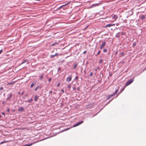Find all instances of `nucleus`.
<instances>
[{"mask_svg":"<svg viewBox=\"0 0 146 146\" xmlns=\"http://www.w3.org/2000/svg\"><path fill=\"white\" fill-rule=\"evenodd\" d=\"M134 80V79L133 78H132L128 81L125 84V86H126L130 84Z\"/></svg>","mask_w":146,"mask_h":146,"instance_id":"nucleus-1","label":"nucleus"},{"mask_svg":"<svg viewBox=\"0 0 146 146\" xmlns=\"http://www.w3.org/2000/svg\"><path fill=\"white\" fill-rule=\"evenodd\" d=\"M117 17L116 15H113L112 17V18L113 19V20L112 21H111V22H113L115 21L117 19Z\"/></svg>","mask_w":146,"mask_h":146,"instance_id":"nucleus-2","label":"nucleus"},{"mask_svg":"<svg viewBox=\"0 0 146 146\" xmlns=\"http://www.w3.org/2000/svg\"><path fill=\"white\" fill-rule=\"evenodd\" d=\"M72 78V75H70V76L66 78V81L67 82H70V81L71 80Z\"/></svg>","mask_w":146,"mask_h":146,"instance_id":"nucleus-3","label":"nucleus"},{"mask_svg":"<svg viewBox=\"0 0 146 146\" xmlns=\"http://www.w3.org/2000/svg\"><path fill=\"white\" fill-rule=\"evenodd\" d=\"M119 88H118L116 90V91H115V92L113 94H111V95H110L109 96H108V99H109L110 98H111L114 95H115L117 92L118 91V89H119Z\"/></svg>","mask_w":146,"mask_h":146,"instance_id":"nucleus-4","label":"nucleus"},{"mask_svg":"<svg viewBox=\"0 0 146 146\" xmlns=\"http://www.w3.org/2000/svg\"><path fill=\"white\" fill-rule=\"evenodd\" d=\"M83 122H84V121H80V122H78V123H76V124L74 125V127H76L80 125L82 123H83Z\"/></svg>","mask_w":146,"mask_h":146,"instance_id":"nucleus-5","label":"nucleus"},{"mask_svg":"<svg viewBox=\"0 0 146 146\" xmlns=\"http://www.w3.org/2000/svg\"><path fill=\"white\" fill-rule=\"evenodd\" d=\"M115 25V24H110L107 25L105 26L104 27L105 28H107V27H110L112 26H114Z\"/></svg>","mask_w":146,"mask_h":146,"instance_id":"nucleus-6","label":"nucleus"},{"mask_svg":"<svg viewBox=\"0 0 146 146\" xmlns=\"http://www.w3.org/2000/svg\"><path fill=\"white\" fill-rule=\"evenodd\" d=\"M106 45V42H104L102 44L101 46L100 47V49H102V48L105 45Z\"/></svg>","mask_w":146,"mask_h":146,"instance_id":"nucleus-7","label":"nucleus"},{"mask_svg":"<svg viewBox=\"0 0 146 146\" xmlns=\"http://www.w3.org/2000/svg\"><path fill=\"white\" fill-rule=\"evenodd\" d=\"M69 4V3H67L66 4H65L63 5H62V6H61L60 7H59L58 8V9H61V8H62L65 6H66V5H68V4Z\"/></svg>","mask_w":146,"mask_h":146,"instance_id":"nucleus-8","label":"nucleus"},{"mask_svg":"<svg viewBox=\"0 0 146 146\" xmlns=\"http://www.w3.org/2000/svg\"><path fill=\"white\" fill-rule=\"evenodd\" d=\"M24 110V108L23 107H19V108L18 110V111H22L23 110Z\"/></svg>","mask_w":146,"mask_h":146,"instance_id":"nucleus-9","label":"nucleus"},{"mask_svg":"<svg viewBox=\"0 0 146 146\" xmlns=\"http://www.w3.org/2000/svg\"><path fill=\"white\" fill-rule=\"evenodd\" d=\"M15 81H13L11 83H9L7 84V85H11L15 84Z\"/></svg>","mask_w":146,"mask_h":146,"instance_id":"nucleus-10","label":"nucleus"},{"mask_svg":"<svg viewBox=\"0 0 146 146\" xmlns=\"http://www.w3.org/2000/svg\"><path fill=\"white\" fill-rule=\"evenodd\" d=\"M36 84L35 82H33V83L30 86V87L31 88H32Z\"/></svg>","mask_w":146,"mask_h":146,"instance_id":"nucleus-11","label":"nucleus"},{"mask_svg":"<svg viewBox=\"0 0 146 146\" xmlns=\"http://www.w3.org/2000/svg\"><path fill=\"white\" fill-rule=\"evenodd\" d=\"M38 98V96L36 95L35 97V100L36 101H37Z\"/></svg>","mask_w":146,"mask_h":146,"instance_id":"nucleus-12","label":"nucleus"},{"mask_svg":"<svg viewBox=\"0 0 146 146\" xmlns=\"http://www.w3.org/2000/svg\"><path fill=\"white\" fill-rule=\"evenodd\" d=\"M12 96V94H10L9 95V97H8L7 99V100H9L10 99V98Z\"/></svg>","mask_w":146,"mask_h":146,"instance_id":"nucleus-13","label":"nucleus"},{"mask_svg":"<svg viewBox=\"0 0 146 146\" xmlns=\"http://www.w3.org/2000/svg\"><path fill=\"white\" fill-rule=\"evenodd\" d=\"M141 18L142 20H143L145 18V17L143 15H142L141 17Z\"/></svg>","mask_w":146,"mask_h":146,"instance_id":"nucleus-14","label":"nucleus"},{"mask_svg":"<svg viewBox=\"0 0 146 146\" xmlns=\"http://www.w3.org/2000/svg\"><path fill=\"white\" fill-rule=\"evenodd\" d=\"M43 74H41V76H40V80H42L43 78Z\"/></svg>","mask_w":146,"mask_h":146,"instance_id":"nucleus-15","label":"nucleus"},{"mask_svg":"<svg viewBox=\"0 0 146 146\" xmlns=\"http://www.w3.org/2000/svg\"><path fill=\"white\" fill-rule=\"evenodd\" d=\"M6 142H7V141H3L2 142H1L0 144H3V143H6Z\"/></svg>","mask_w":146,"mask_h":146,"instance_id":"nucleus-16","label":"nucleus"},{"mask_svg":"<svg viewBox=\"0 0 146 146\" xmlns=\"http://www.w3.org/2000/svg\"><path fill=\"white\" fill-rule=\"evenodd\" d=\"M33 101V100L32 98H31L30 99V100H29L28 101V102H31Z\"/></svg>","mask_w":146,"mask_h":146,"instance_id":"nucleus-17","label":"nucleus"},{"mask_svg":"<svg viewBox=\"0 0 146 146\" xmlns=\"http://www.w3.org/2000/svg\"><path fill=\"white\" fill-rule=\"evenodd\" d=\"M55 56L54 55H51L50 56V58H52L54 57Z\"/></svg>","mask_w":146,"mask_h":146,"instance_id":"nucleus-18","label":"nucleus"},{"mask_svg":"<svg viewBox=\"0 0 146 146\" xmlns=\"http://www.w3.org/2000/svg\"><path fill=\"white\" fill-rule=\"evenodd\" d=\"M67 87L69 88H70V89L71 88V85L70 84H69L68 86H67Z\"/></svg>","mask_w":146,"mask_h":146,"instance_id":"nucleus-19","label":"nucleus"},{"mask_svg":"<svg viewBox=\"0 0 146 146\" xmlns=\"http://www.w3.org/2000/svg\"><path fill=\"white\" fill-rule=\"evenodd\" d=\"M101 52L100 51H99L97 53V54L96 55V56H97L98 55L100 54Z\"/></svg>","mask_w":146,"mask_h":146,"instance_id":"nucleus-20","label":"nucleus"},{"mask_svg":"<svg viewBox=\"0 0 146 146\" xmlns=\"http://www.w3.org/2000/svg\"><path fill=\"white\" fill-rule=\"evenodd\" d=\"M107 51V49H105L103 50V52H106Z\"/></svg>","mask_w":146,"mask_h":146,"instance_id":"nucleus-21","label":"nucleus"},{"mask_svg":"<svg viewBox=\"0 0 146 146\" xmlns=\"http://www.w3.org/2000/svg\"><path fill=\"white\" fill-rule=\"evenodd\" d=\"M38 86H37L36 87V88L35 89V91H36L38 89Z\"/></svg>","mask_w":146,"mask_h":146,"instance_id":"nucleus-22","label":"nucleus"},{"mask_svg":"<svg viewBox=\"0 0 146 146\" xmlns=\"http://www.w3.org/2000/svg\"><path fill=\"white\" fill-rule=\"evenodd\" d=\"M103 62V60L102 59H101L99 61V63H101Z\"/></svg>","mask_w":146,"mask_h":146,"instance_id":"nucleus-23","label":"nucleus"},{"mask_svg":"<svg viewBox=\"0 0 146 146\" xmlns=\"http://www.w3.org/2000/svg\"><path fill=\"white\" fill-rule=\"evenodd\" d=\"M93 74V73L92 72H91L90 73V76H92Z\"/></svg>","mask_w":146,"mask_h":146,"instance_id":"nucleus-24","label":"nucleus"},{"mask_svg":"<svg viewBox=\"0 0 146 146\" xmlns=\"http://www.w3.org/2000/svg\"><path fill=\"white\" fill-rule=\"evenodd\" d=\"M136 45V43L135 42H134L133 44V46L134 47Z\"/></svg>","mask_w":146,"mask_h":146,"instance_id":"nucleus-25","label":"nucleus"},{"mask_svg":"<svg viewBox=\"0 0 146 146\" xmlns=\"http://www.w3.org/2000/svg\"><path fill=\"white\" fill-rule=\"evenodd\" d=\"M60 83H58L57 85V86L59 87L60 86Z\"/></svg>","mask_w":146,"mask_h":146,"instance_id":"nucleus-26","label":"nucleus"},{"mask_svg":"<svg viewBox=\"0 0 146 146\" xmlns=\"http://www.w3.org/2000/svg\"><path fill=\"white\" fill-rule=\"evenodd\" d=\"M72 88L74 90H75L76 89V88L75 87H73Z\"/></svg>","mask_w":146,"mask_h":146,"instance_id":"nucleus-27","label":"nucleus"},{"mask_svg":"<svg viewBox=\"0 0 146 146\" xmlns=\"http://www.w3.org/2000/svg\"><path fill=\"white\" fill-rule=\"evenodd\" d=\"M55 56H58V54H57V53H56L55 54H54Z\"/></svg>","mask_w":146,"mask_h":146,"instance_id":"nucleus-28","label":"nucleus"},{"mask_svg":"<svg viewBox=\"0 0 146 146\" xmlns=\"http://www.w3.org/2000/svg\"><path fill=\"white\" fill-rule=\"evenodd\" d=\"M51 80V78H50L48 79V82H50Z\"/></svg>","mask_w":146,"mask_h":146,"instance_id":"nucleus-29","label":"nucleus"},{"mask_svg":"<svg viewBox=\"0 0 146 146\" xmlns=\"http://www.w3.org/2000/svg\"><path fill=\"white\" fill-rule=\"evenodd\" d=\"M3 50L2 49L1 50H0V54L2 53V52H3Z\"/></svg>","mask_w":146,"mask_h":146,"instance_id":"nucleus-30","label":"nucleus"},{"mask_svg":"<svg viewBox=\"0 0 146 146\" xmlns=\"http://www.w3.org/2000/svg\"><path fill=\"white\" fill-rule=\"evenodd\" d=\"M77 66V65L75 64L74 66V68H75Z\"/></svg>","mask_w":146,"mask_h":146,"instance_id":"nucleus-31","label":"nucleus"},{"mask_svg":"<svg viewBox=\"0 0 146 146\" xmlns=\"http://www.w3.org/2000/svg\"><path fill=\"white\" fill-rule=\"evenodd\" d=\"M3 87H1L0 88V90H3Z\"/></svg>","mask_w":146,"mask_h":146,"instance_id":"nucleus-32","label":"nucleus"},{"mask_svg":"<svg viewBox=\"0 0 146 146\" xmlns=\"http://www.w3.org/2000/svg\"><path fill=\"white\" fill-rule=\"evenodd\" d=\"M7 111L8 112H9V111H10V109H9V108L7 110Z\"/></svg>","mask_w":146,"mask_h":146,"instance_id":"nucleus-33","label":"nucleus"},{"mask_svg":"<svg viewBox=\"0 0 146 146\" xmlns=\"http://www.w3.org/2000/svg\"><path fill=\"white\" fill-rule=\"evenodd\" d=\"M61 91H62L63 93H64V90H63V89H62V90H61Z\"/></svg>","mask_w":146,"mask_h":146,"instance_id":"nucleus-34","label":"nucleus"},{"mask_svg":"<svg viewBox=\"0 0 146 146\" xmlns=\"http://www.w3.org/2000/svg\"><path fill=\"white\" fill-rule=\"evenodd\" d=\"M52 91H50L49 92V93L50 94H52Z\"/></svg>","mask_w":146,"mask_h":146,"instance_id":"nucleus-35","label":"nucleus"},{"mask_svg":"<svg viewBox=\"0 0 146 146\" xmlns=\"http://www.w3.org/2000/svg\"><path fill=\"white\" fill-rule=\"evenodd\" d=\"M77 90L79 91L80 90V88L79 87L78 88Z\"/></svg>","mask_w":146,"mask_h":146,"instance_id":"nucleus-36","label":"nucleus"},{"mask_svg":"<svg viewBox=\"0 0 146 146\" xmlns=\"http://www.w3.org/2000/svg\"><path fill=\"white\" fill-rule=\"evenodd\" d=\"M24 91L22 93V94H21V95H23L24 94Z\"/></svg>","mask_w":146,"mask_h":146,"instance_id":"nucleus-37","label":"nucleus"},{"mask_svg":"<svg viewBox=\"0 0 146 146\" xmlns=\"http://www.w3.org/2000/svg\"><path fill=\"white\" fill-rule=\"evenodd\" d=\"M86 51H84V52L83 53H84V54H85V53H86Z\"/></svg>","mask_w":146,"mask_h":146,"instance_id":"nucleus-38","label":"nucleus"},{"mask_svg":"<svg viewBox=\"0 0 146 146\" xmlns=\"http://www.w3.org/2000/svg\"><path fill=\"white\" fill-rule=\"evenodd\" d=\"M96 5H97L96 4H94V5H92V6H96Z\"/></svg>","mask_w":146,"mask_h":146,"instance_id":"nucleus-39","label":"nucleus"},{"mask_svg":"<svg viewBox=\"0 0 146 146\" xmlns=\"http://www.w3.org/2000/svg\"><path fill=\"white\" fill-rule=\"evenodd\" d=\"M55 44V43H54L52 44V46H54V45Z\"/></svg>","mask_w":146,"mask_h":146,"instance_id":"nucleus-40","label":"nucleus"},{"mask_svg":"<svg viewBox=\"0 0 146 146\" xmlns=\"http://www.w3.org/2000/svg\"><path fill=\"white\" fill-rule=\"evenodd\" d=\"M78 78V76H77L76 78V79H77Z\"/></svg>","mask_w":146,"mask_h":146,"instance_id":"nucleus-41","label":"nucleus"},{"mask_svg":"<svg viewBox=\"0 0 146 146\" xmlns=\"http://www.w3.org/2000/svg\"><path fill=\"white\" fill-rule=\"evenodd\" d=\"M2 114L3 115H5V113H2Z\"/></svg>","mask_w":146,"mask_h":146,"instance_id":"nucleus-42","label":"nucleus"},{"mask_svg":"<svg viewBox=\"0 0 146 146\" xmlns=\"http://www.w3.org/2000/svg\"><path fill=\"white\" fill-rule=\"evenodd\" d=\"M24 62H22V63H21V64H22Z\"/></svg>","mask_w":146,"mask_h":146,"instance_id":"nucleus-43","label":"nucleus"}]
</instances>
